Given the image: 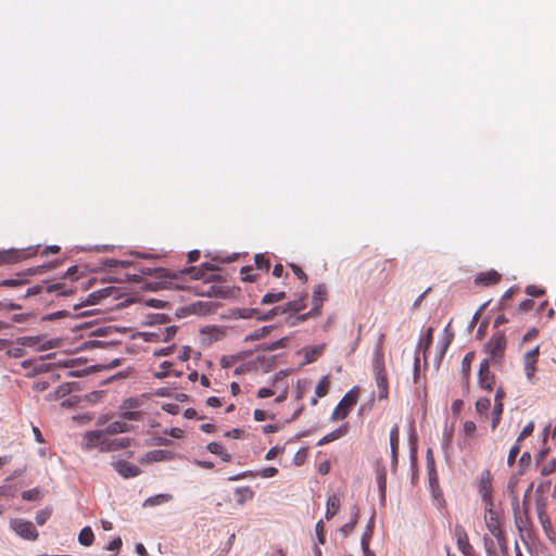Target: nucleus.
Segmentation results:
<instances>
[{
    "label": "nucleus",
    "mask_w": 556,
    "mask_h": 556,
    "mask_svg": "<svg viewBox=\"0 0 556 556\" xmlns=\"http://www.w3.org/2000/svg\"><path fill=\"white\" fill-rule=\"evenodd\" d=\"M484 522L490 533L496 539L500 547L506 549V538L503 530V517L493 506H484Z\"/></svg>",
    "instance_id": "nucleus-1"
},
{
    "label": "nucleus",
    "mask_w": 556,
    "mask_h": 556,
    "mask_svg": "<svg viewBox=\"0 0 556 556\" xmlns=\"http://www.w3.org/2000/svg\"><path fill=\"white\" fill-rule=\"evenodd\" d=\"M426 465L428 470L429 488L431 490L433 501L438 506H443L445 502L443 493L438 484V473L434 467V458L431 448H428L427 451Z\"/></svg>",
    "instance_id": "nucleus-2"
},
{
    "label": "nucleus",
    "mask_w": 556,
    "mask_h": 556,
    "mask_svg": "<svg viewBox=\"0 0 556 556\" xmlns=\"http://www.w3.org/2000/svg\"><path fill=\"white\" fill-rule=\"evenodd\" d=\"M381 343L379 342L375 350V357L372 361V368L376 377V383L378 388V396L380 400L388 397V382L387 377L383 372V365L380 355Z\"/></svg>",
    "instance_id": "nucleus-3"
},
{
    "label": "nucleus",
    "mask_w": 556,
    "mask_h": 556,
    "mask_svg": "<svg viewBox=\"0 0 556 556\" xmlns=\"http://www.w3.org/2000/svg\"><path fill=\"white\" fill-rule=\"evenodd\" d=\"M506 337L503 331H496L492 334L488 343L485 344V351L490 355V362H500L506 350Z\"/></svg>",
    "instance_id": "nucleus-4"
},
{
    "label": "nucleus",
    "mask_w": 556,
    "mask_h": 556,
    "mask_svg": "<svg viewBox=\"0 0 556 556\" xmlns=\"http://www.w3.org/2000/svg\"><path fill=\"white\" fill-rule=\"evenodd\" d=\"M10 529L16 533L20 538L28 541H36L38 538V531L34 523L29 520L22 518H13L9 522Z\"/></svg>",
    "instance_id": "nucleus-5"
},
{
    "label": "nucleus",
    "mask_w": 556,
    "mask_h": 556,
    "mask_svg": "<svg viewBox=\"0 0 556 556\" xmlns=\"http://www.w3.org/2000/svg\"><path fill=\"white\" fill-rule=\"evenodd\" d=\"M356 402H357V392L354 389H352L343 396V399L339 402L337 407L333 409L331 419L332 420L344 419L348 416V414L350 413V410L352 409V407L356 404Z\"/></svg>",
    "instance_id": "nucleus-6"
},
{
    "label": "nucleus",
    "mask_w": 556,
    "mask_h": 556,
    "mask_svg": "<svg viewBox=\"0 0 556 556\" xmlns=\"http://www.w3.org/2000/svg\"><path fill=\"white\" fill-rule=\"evenodd\" d=\"M105 437L103 430L87 431L83 437L81 446L86 451L98 447L102 452Z\"/></svg>",
    "instance_id": "nucleus-7"
},
{
    "label": "nucleus",
    "mask_w": 556,
    "mask_h": 556,
    "mask_svg": "<svg viewBox=\"0 0 556 556\" xmlns=\"http://www.w3.org/2000/svg\"><path fill=\"white\" fill-rule=\"evenodd\" d=\"M478 492L485 505L493 506L494 503L492 500V476L490 471L485 470L481 473L478 485Z\"/></svg>",
    "instance_id": "nucleus-8"
},
{
    "label": "nucleus",
    "mask_w": 556,
    "mask_h": 556,
    "mask_svg": "<svg viewBox=\"0 0 556 556\" xmlns=\"http://www.w3.org/2000/svg\"><path fill=\"white\" fill-rule=\"evenodd\" d=\"M540 355V346L536 345L523 356V369L528 381L533 382L536 364Z\"/></svg>",
    "instance_id": "nucleus-9"
},
{
    "label": "nucleus",
    "mask_w": 556,
    "mask_h": 556,
    "mask_svg": "<svg viewBox=\"0 0 556 556\" xmlns=\"http://www.w3.org/2000/svg\"><path fill=\"white\" fill-rule=\"evenodd\" d=\"M478 382L480 388L492 391L494 383H495V377L490 371V359L485 358L481 362L480 368H479V375H478Z\"/></svg>",
    "instance_id": "nucleus-10"
},
{
    "label": "nucleus",
    "mask_w": 556,
    "mask_h": 556,
    "mask_svg": "<svg viewBox=\"0 0 556 556\" xmlns=\"http://www.w3.org/2000/svg\"><path fill=\"white\" fill-rule=\"evenodd\" d=\"M457 547L464 556H475V549L469 543L466 530L460 526L456 525L454 529Z\"/></svg>",
    "instance_id": "nucleus-11"
},
{
    "label": "nucleus",
    "mask_w": 556,
    "mask_h": 556,
    "mask_svg": "<svg viewBox=\"0 0 556 556\" xmlns=\"http://www.w3.org/2000/svg\"><path fill=\"white\" fill-rule=\"evenodd\" d=\"M45 270H46V266H37V267L28 268L26 271L17 274V278L5 279V280L0 281V287L16 288V287L23 286L26 282V280H24L23 277L42 274V273H45Z\"/></svg>",
    "instance_id": "nucleus-12"
},
{
    "label": "nucleus",
    "mask_w": 556,
    "mask_h": 556,
    "mask_svg": "<svg viewBox=\"0 0 556 556\" xmlns=\"http://www.w3.org/2000/svg\"><path fill=\"white\" fill-rule=\"evenodd\" d=\"M502 279V275L495 269L481 271L475 276L473 283L477 287H492L497 285Z\"/></svg>",
    "instance_id": "nucleus-13"
},
{
    "label": "nucleus",
    "mask_w": 556,
    "mask_h": 556,
    "mask_svg": "<svg viewBox=\"0 0 556 556\" xmlns=\"http://www.w3.org/2000/svg\"><path fill=\"white\" fill-rule=\"evenodd\" d=\"M113 467L123 478L126 479L137 477L141 472L138 466L126 460L114 462Z\"/></svg>",
    "instance_id": "nucleus-14"
},
{
    "label": "nucleus",
    "mask_w": 556,
    "mask_h": 556,
    "mask_svg": "<svg viewBox=\"0 0 556 556\" xmlns=\"http://www.w3.org/2000/svg\"><path fill=\"white\" fill-rule=\"evenodd\" d=\"M327 295V288L325 285L319 283L315 286L313 291V307L311 309V313L316 312L319 313L320 307L323 306L324 301L326 300Z\"/></svg>",
    "instance_id": "nucleus-15"
},
{
    "label": "nucleus",
    "mask_w": 556,
    "mask_h": 556,
    "mask_svg": "<svg viewBox=\"0 0 556 556\" xmlns=\"http://www.w3.org/2000/svg\"><path fill=\"white\" fill-rule=\"evenodd\" d=\"M130 445V439L128 438H117V439H108L105 437L104 445L102 446V452H111L126 448Z\"/></svg>",
    "instance_id": "nucleus-16"
},
{
    "label": "nucleus",
    "mask_w": 556,
    "mask_h": 556,
    "mask_svg": "<svg viewBox=\"0 0 556 556\" xmlns=\"http://www.w3.org/2000/svg\"><path fill=\"white\" fill-rule=\"evenodd\" d=\"M374 518H375V516L372 515L370 517L368 525L366 527V530L363 533L362 539H361V546H362L364 556H375L374 552L370 551V548H369V540H370V538L372 535V531H374Z\"/></svg>",
    "instance_id": "nucleus-17"
},
{
    "label": "nucleus",
    "mask_w": 556,
    "mask_h": 556,
    "mask_svg": "<svg viewBox=\"0 0 556 556\" xmlns=\"http://www.w3.org/2000/svg\"><path fill=\"white\" fill-rule=\"evenodd\" d=\"M132 430V426L123 420H116L111 422L103 432L105 435L126 433Z\"/></svg>",
    "instance_id": "nucleus-18"
},
{
    "label": "nucleus",
    "mask_w": 556,
    "mask_h": 556,
    "mask_svg": "<svg viewBox=\"0 0 556 556\" xmlns=\"http://www.w3.org/2000/svg\"><path fill=\"white\" fill-rule=\"evenodd\" d=\"M173 458V454L165 450H154L150 451L144 455V460L148 463H156L169 460Z\"/></svg>",
    "instance_id": "nucleus-19"
},
{
    "label": "nucleus",
    "mask_w": 556,
    "mask_h": 556,
    "mask_svg": "<svg viewBox=\"0 0 556 556\" xmlns=\"http://www.w3.org/2000/svg\"><path fill=\"white\" fill-rule=\"evenodd\" d=\"M325 344L306 346L303 349L305 363L311 364L315 362L324 352Z\"/></svg>",
    "instance_id": "nucleus-20"
},
{
    "label": "nucleus",
    "mask_w": 556,
    "mask_h": 556,
    "mask_svg": "<svg viewBox=\"0 0 556 556\" xmlns=\"http://www.w3.org/2000/svg\"><path fill=\"white\" fill-rule=\"evenodd\" d=\"M213 269H214L213 265H211L208 263H205V264L202 265L201 268L190 267L188 269L182 270L181 273L182 274H185V273L190 274L193 279L211 280V277L210 278L205 277L204 270H213Z\"/></svg>",
    "instance_id": "nucleus-21"
},
{
    "label": "nucleus",
    "mask_w": 556,
    "mask_h": 556,
    "mask_svg": "<svg viewBox=\"0 0 556 556\" xmlns=\"http://www.w3.org/2000/svg\"><path fill=\"white\" fill-rule=\"evenodd\" d=\"M172 498H173V495L168 494V493L156 494L154 496L148 497L143 502L142 506L143 507H152V506L161 505V504L169 502Z\"/></svg>",
    "instance_id": "nucleus-22"
},
{
    "label": "nucleus",
    "mask_w": 556,
    "mask_h": 556,
    "mask_svg": "<svg viewBox=\"0 0 556 556\" xmlns=\"http://www.w3.org/2000/svg\"><path fill=\"white\" fill-rule=\"evenodd\" d=\"M357 519H358V509L356 506H353L351 508V520L346 521V523L340 528V532L342 533L343 536H348L353 531V529L357 522Z\"/></svg>",
    "instance_id": "nucleus-23"
},
{
    "label": "nucleus",
    "mask_w": 556,
    "mask_h": 556,
    "mask_svg": "<svg viewBox=\"0 0 556 556\" xmlns=\"http://www.w3.org/2000/svg\"><path fill=\"white\" fill-rule=\"evenodd\" d=\"M473 359H475V353L473 352H468L464 356L463 362H462V372L464 375L466 387H468V384H469L471 363L473 362Z\"/></svg>",
    "instance_id": "nucleus-24"
},
{
    "label": "nucleus",
    "mask_w": 556,
    "mask_h": 556,
    "mask_svg": "<svg viewBox=\"0 0 556 556\" xmlns=\"http://www.w3.org/2000/svg\"><path fill=\"white\" fill-rule=\"evenodd\" d=\"M477 426L471 420H466L463 425V435L465 444H469L476 435Z\"/></svg>",
    "instance_id": "nucleus-25"
},
{
    "label": "nucleus",
    "mask_w": 556,
    "mask_h": 556,
    "mask_svg": "<svg viewBox=\"0 0 556 556\" xmlns=\"http://www.w3.org/2000/svg\"><path fill=\"white\" fill-rule=\"evenodd\" d=\"M340 507V498L337 495H331L327 500V509L325 517L331 519Z\"/></svg>",
    "instance_id": "nucleus-26"
},
{
    "label": "nucleus",
    "mask_w": 556,
    "mask_h": 556,
    "mask_svg": "<svg viewBox=\"0 0 556 556\" xmlns=\"http://www.w3.org/2000/svg\"><path fill=\"white\" fill-rule=\"evenodd\" d=\"M206 448L212 454L220 455L222 459L224 462H230L231 460V455L229 453L225 452L223 445L217 443V442L208 443Z\"/></svg>",
    "instance_id": "nucleus-27"
},
{
    "label": "nucleus",
    "mask_w": 556,
    "mask_h": 556,
    "mask_svg": "<svg viewBox=\"0 0 556 556\" xmlns=\"http://www.w3.org/2000/svg\"><path fill=\"white\" fill-rule=\"evenodd\" d=\"M280 307H281V314L288 313V312L299 313L305 308V303H304L303 299H299L295 301H290Z\"/></svg>",
    "instance_id": "nucleus-28"
},
{
    "label": "nucleus",
    "mask_w": 556,
    "mask_h": 556,
    "mask_svg": "<svg viewBox=\"0 0 556 556\" xmlns=\"http://www.w3.org/2000/svg\"><path fill=\"white\" fill-rule=\"evenodd\" d=\"M140 273L143 275H157L160 278L167 277L170 279H176L178 275L176 273L169 274L164 268H151V267H142L140 268Z\"/></svg>",
    "instance_id": "nucleus-29"
},
{
    "label": "nucleus",
    "mask_w": 556,
    "mask_h": 556,
    "mask_svg": "<svg viewBox=\"0 0 556 556\" xmlns=\"http://www.w3.org/2000/svg\"><path fill=\"white\" fill-rule=\"evenodd\" d=\"M94 535L90 527H85L78 534V542L84 546H90L93 543Z\"/></svg>",
    "instance_id": "nucleus-30"
},
{
    "label": "nucleus",
    "mask_w": 556,
    "mask_h": 556,
    "mask_svg": "<svg viewBox=\"0 0 556 556\" xmlns=\"http://www.w3.org/2000/svg\"><path fill=\"white\" fill-rule=\"evenodd\" d=\"M42 338L40 336H25L18 337L15 342L21 346L34 348L41 343Z\"/></svg>",
    "instance_id": "nucleus-31"
},
{
    "label": "nucleus",
    "mask_w": 556,
    "mask_h": 556,
    "mask_svg": "<svg viewBox=\"0 0 556 556\" xmlns=\"http://www.w3.org/2000/svg\"><path fill=\"white\" fill-rule=\"evenodd\" d=\"M238 495L237 502L242 505L245 501L253 498L254 492L249 486H241L236 489Z\"/></svg>",
    "instance_id": "nucleus-32"
},
{
    "label": "nucleus",
    "mask_w": 556,
    "mask_h": 556,
    "mask_svg": "<svg viewBox=\"0 0 556 556\" xmlns=\"http://www.w3.org/2000/svg\"><path fill=\"white\" fill-rule=\"evenodd\" d=\"M390 447H391L392 458L395 459L396 451L399 447V427L397 426H394L390 431Z\"/></svg>",
    "instance_id": "nucleus-33"
},
{
    "label": "nucleus",
    "mask_w": 556,
    "mask_h": 556,
    "mask_svg": "<svg viewBox=\"0 0 556 556\" xmlns=\"http://www.w3.org/2000/svg\"><path fill=\"white\" fill-rule=\"evenodd\" d=\"M431 341H432V328H429L427 331L426 338L424 340V343L419 342V350L421 348L424 350V359H425L426 364H427L428 357L430 355L429 346H430Z\"/></svg>",
    "instance_id": "nucleus-34"
},
{
    "label": "nucleus",
    "mask_w": 556,
    "mask_h": 556,
    "mask_svg": "<svg viewBox=\"0 0 556 556\" xmlns=\"http://www.w3.org/2000/svg\"><path fill=\"white\" fill-rule=\"evenodd\" d=\"M286 298V292H268L263 296L262 303L271 304L281 301Z\"/></svg>",
    "instance_id": "nucleus-35"
},
{
    "label": "nucleus",
    "mask_w": 556,
    "mask_h": 556,
    "mask_svg": "<svg viewBox=\"0 0 556 556\" xmlns=\"http://www.w3.org/2000/svg\"><path fill=\"white\" fill-rule=\"evenodd\" d=\"M491 401L488 397H480L476 402V410L479 415H486L488 410L490 409Z\"/></svg>",
    "instance_id": "nucleus-36"
},
{
    "label": "nucleus",
    "mask_w": 556,
    "mask_h": 556,
    "mask_svg": "<svg viewBox=\"0 0 556 556\" xmlns=\"http://www.w3.org/2000/svg\"><path fill=\"white\" fill-rule=\"evenodd\" d=\"M110 295V289L105 288L96 292H92L88 295V303L89 304H97L101 299L106 298Z\"/></svg>",
    "instance_id": "nucleus-37"
},
{
    "label": "nucleus",
    "mask_w": 556,
    "mask_h": 556,
    "mask_svg": "<svg viewBox=\"0 0 556 556\" xmlns=\"http://www.w3.org/2000/svg\"><path fill=\"white\" fill-rule=\"evenodd\" d=\"M328 393V376H324L315 388L317 397H323Z\"/></svg>",
    "instance_id": "nucleus-38"
},
{
    "label": "nucleus",
    "mask_w": 556,
    "mask_h": 556,
    "mask_svg": "<svg viewBox=\"0 0 556 556\" xmlns=\"http://www.w3.org/2000/svg\"><path fill=\"white\" fill-rule=\"evenodd\" d=\"M503 409H504V406H503L502 402H497L494 404L492 429H495L497 427V425L500 424L501 416L503 414Z\"/></svg>",
    "instance_id": "nucleus-39"
},
{
    "label": "nucleus",
    "mask_w": 556,
    "mask_h": 556,
    "mask_svg": "<svg viewBox=\"0 0 556 556\" xmlns=\"http://www.w3.org/2000/svg\"><path fill=\"white\" fill-rule=\"evenodd\" d=\"M41 495H42L41 490L38 488H34V489L24 491L22 493V498L24 501H36V500H39L41 497Z\"/></svg>",
    "instance_id": "nucleus-40"
},
{
    "label": "nucleus",
    "mask_w": 556,
    "mask_h": 556,
    "mask_svg": "<svg viewBox=\"0 0 556 556\" xmlns=\"http://www.w3.org/2000/svg\"><path fill=\"white\" fill-rule=\"evenodd\" d=\"M520 452V442L516 441L515 444L510 447L508 457H507V464L508 466H513L516 462V458Z\"/></svg>",
    "instance_id": "nucleus-41"
},
{
    "label": "nucleus",
    "mask_w": 556,
    "mask_h": 556,
    "mask_svg": "<svg viewBox=\"0 0 556 556\" xmlns=\"http://www.w3.org/2000/svg\"><path fill=\"white\" fill-rule=\"evenodd\" d=\"M271 329V326H264L260 329H256L255 331H253L252 333L248 334L245 337V340L249 341V340H258L261 339L262 337L265 336V333H267L269 330Z\"/></svg>",
    "instance_id": "nucleus-42"
},
{
    "label": "nucleus",
    "mask_w": 556,
    "mask_h": 556,
    "mask_svg": "<svg viewBox=\"0 0 556 556\" xmlns=\"http://www.w3.org/2000/svg\"><path fill=\"white\" fill-rule=\"evenodd\" d=\"M177 332L176 326H168L164 330L161 331L160 337L162 341H169L172 340Z\"/></svg>",
    "instance_id": "nucleus-43"
},
{
    "label": "nucleus",
    "mask_w": 556,
    "mask_h": 556,
    "mask_svg": "<svg viewBox=\"0 0 556 556\" xmlns=\"http://www.w3.org/2000/svg\"><path fill=\"white\" fill-rule=\"evenodd\" d=\"M278 314H281V307L280 306H276V307L269 309L268 312H266L265 314H261V312L258 311V315L256 316V319H258V320H268V319L274 318V316H276Z\"/></svg>",
    "instance_id": "nucleus-44"
},
{
    "label": "nucleus",
    "mask_w": 556,
    "mask_h": 556,
    "mask_svg": "<svg viewBox=\"0 0 556 556\" xmlns=\"http://www.w3.org/2000/svg\"><path fill=\"white\" fill-rule=\"evenodd\" d=\"M258 315V309L257 308H248V307H244V308H239L238 309V316L240 318H256V316Z\"/></svg>",
    "instance_id": "nucleus-45"
},
{
    "label": "nucleus",
    "mask_w": 556,
    "mask_h": 556,
    "mask_svg": "<svg viewBox=\"0 0 556 556\" xmlns=\"http://www.w3.org/2000/svg\"><path fill=\"white\" fill-rule=\"evenodd\" d=\"M277 473H278V469L276 467H266V468H263L262 470L257 471L256 473H254V477L258 476L261 478L267 479V478L275 477Z\"/></svg>",
    "instance_id": "nucleus-46"
},
{
    "label": "nucleus",
    "mask_w": 556,
    "mask_h": 556,
    "mask_svg": "<svg viewBox=\"0 0 556 556\" xmlns=\"http://www.w3.org/2000/svg\"><path fill=\"white\" fill-rule=\"evenodd\" d=\"M541 475L548 476L556 471V457L541 467Z\"/></svg>",
    "instance_id": "nucleus-47"
},
{
    "label": "nucleus",
    "mask_w": 556,
    "mask_h": 556,
    "mask_svg": "<svg viewBox=\"0 0 556 556\" xmlns=\"http://www.w3.org/2000/svg\"><path fill=\"white\" fill-rule=\"evenodd\" d=\"M341 435H342V431L340 429L334 430V431L328 433L327 435H325L324 438H321L318 442V445H324L326 443H329L333 440L339 439Z\"/></svg>",
    "instance_id": "nucleus-48"
},
{
    "label": "nucleus",
    "mask_w": 556,
    "mask_h": 556,
    "mask_svg": "<svg viewBox=\"0 0 556 556\" xmlns=\"http://www.w3.org/2000/svg\"><path fill=\"white\" fill-rule=\"evenodd\" d=\"M51 515V510L50 509H42V510H39L37 511L36 514V522L39 525V526H42L47 522V520L49 519Z\"/></svg>",
    "instance_id": "nucleus-49"
},
{
    "label": "nucleus",
    "mask_w": 556,
    "mask_h": 556,
    "mask_svg": "<svg viewBox=\"0 0 556 556\" xmlns=\"http://www.w3.org/2000/svg\"><path fill=\"white\" fill-rule=\"evenodd\" d=\"M533 430H534V424L531 421L523 427L522 431L520 432V434L516 441L521 443V441L523 439H526L532 434Z\"/></svg>",
    "instance_id": "nucleus-50"
},
{
    "label": "nucleus",
    "mask_w": 556,
    "mask_h": 556,
    "mask_svg": "<svg viewBox=\"0 0 556 556\" xmlns=\"http://www.w3.org/2000/svg\"><path fill=\"white\" fill-rule=\"evenodd\" d=\"M43 291V283L42 285H36V286H33L30 288H28L25 292V294H23L21 298L22 299H27L29 296H34V295H37L39 293H41Z\"/></svg>",
    "instance_id": "nucleus-51"
},
{
    "label": "nucleus",
    "mask_w": 556,
    "mask_h": 556,
    "mask_svg": "<svg viewBox=\"0 0 556 556\" xmlns=\"http://www.w3.org/2000/svg\"><path fill=\"white\" fill-rule=\"evenodd\" d=\"M255 264H256V267L258 269H265V270H268L269 269V261L266 260L262 254H256L255 257Z\"/></svg>",
    "instance_id": "nucleus-52"
},
{
    "label": "nucleus",
    "mask_w": 556,
    "mask_h": 556,
    "mask_svg": "<svg viewBox=\"0 0 556 556\" xmlns=\"http://www.w3.org/2000/svg\"><path fill=\"white\" fill-rule=\"evenodd\" d=\"M121 418L125 420H138L140 418V412L137 410H125L121 413Z\"/></svg>",
    "instance_id": "nucleus-53"
},
{
    "label": "nucleus",
    "mask_w": 556,
    "mask_h": 556,
    "mask_svg": "<svg viewBox=\"0 0 556 556\" xmlns=\"http://www.w3.org/2000/svg\"><path fill=\"white\" fill-rule=\"evenodd\" d=\"M315 532H316V535H317V541L319 544H324L325 543V534H324V522L323 520H319L316 526H315Z\"/></svg>",
    "instance_id": "nucleus-54"
},
{
    "label": "nucleus",
    "mask_w": 556,
    "mask_h": 556,
    "mask_svg": "<svg viewBox=\"0 0 556 556\" xmlns=\"http://www.w3.org/2000/svg\"><path fill=\"white\" fill-rule=\"evenodd\" d=\"M7 355L13 358H21L25 355V350L21 345L18 348H12L7 351Z\"/></svg>",
    "instance_id": "nucleus-55"
},
{
    "label": "nucleus",
    "mask_w": 556,
    "mask_h": 556,
    "mask_svg": "<svg viewBox=\"0 0 556 556\" xmlns=\"http://www.w3.org/2000/svg\"><path fill=\"white\" fill-rule=\"evenodd\" d=\"M518 291V288L511 287L509 288L502 296L501 299V306L504 307L506 305V302L509 301L514 294Z\"/></svg>",
    "instance_id": "nucleus-56"
},
{
    "label": "nucleus",
    "mask_w": 556,
    "mask_h": 556,
    "mask_svg": "<svg viewBox=\"0 0 556 556\" xmlns=\"http://www.w3.org/2000/svg\"><path fill=\"white\" fill-rule=\"evenodd\" d=\"M526 293L530 296L539 298L544 294V290L536 286H528L526 288Z\"/></svg>",
    "instance_id": "nucleus-57"
},
{
    "label": "nucleus",
    "mask_w": 556,
    "mask_h": 556,
    "mask_svg": "<svg viewBox=\"0 0 556 556\" xmlns=\"http://www.w3.org/2000/svg\"><path fill=\"white\" fill-rule=\"evenodd\" d=\"M291 268L299 279H301L303 282L307 281V275L298 265L292 264Z\"/></svg>",
    "instance_id": "nucleus-58"
},
{
    "label": "nucleus",
    "mask_w": 556,
    "mask_h": 556,
    "mask_svg": "<svg viewBox=\"0 0 556 556\" xmlns=\"http://www.w3.org/2000/svg\"><path fill=\"white\" fill-rule=\"evenodd\" d=\"M48 387H49V383L47 381H36L33 384V389L36 392H42V391L47 390Z\"/></svg>",
    "instance_id": "nucleus-59"
},
{
    "label": "nucleus",
    "mask_w": 556,
    "mask_h": 556,
    "mask_svg": "<svg viewBox=\"0 0 556 556\" xmlns=\"http://www.w3.org/2000/svg\"><path fill=\"white\" fill-rule=\"evenodd\" d=\"M534 301L533 300H525L519 304V309L527 312L533 308Z\"/></svg>",
    "instance_id": "nucleus-60"
},
{
    "label": "nucleus",
    "mask_w": 556,
    "mask_h": 556,
    "mask_svg": "<svg viewBox=\"0 0 556 556\" xmlns=\"http://www.w3.org/2000/svg\"><path fill=\"white\" fill-rule=\"evenodd\" d=\"M122 546V539L121 538H116L114 539L108 546V549L109 551H114V552H117Z\"/></svg>",
    "instance_id": "nucleus-61"
},
{
    "label": "nucleus",
    "mask_w": 556,
    "mask_h": 556,
    "mask_svg": "<svg viewBox=\"0 0 556 556\" xmlns=\"http://www.w3.org/2000/svg\"><path fill=\"white\" fill-rule=\"evenodd\" d=\"M254 418L257 421H263V420H266L268 418V414H267L266 410L255 409L254 410Z\"/></svg>",
    "instance_id": "nucleus-62"
},
{
    "label": "nucleus",
    "mask_w": 556,
    "mask_h": 556,
    "mask_svg": "<svg viewBox=\"0 0 556 556\" xmlns=\"http://www.w3.org/2000/svg\"><path fill=\"white\" fill-rule=\"evenodd\" d=\"M235 362V357L232 356H223L220 359V365L223 368H229L232 366Z\"/></svg>",
    "instance_id": "nucleus-63"
},
{
    "label": "nucleus",
    "mask_w": 556,
    "mask_h": 556,
    "mask_svg": "<svg viewBox=\"0 0 556 556\" xmlns=\"http://www.w3.org/2000/svg\"><path fill=\"white\" fill-rule=\"evenodd\" d=\"M531 463V454L530 452H523L519 458V464L521 466H528Z\"/></svg>",
    "instance_id": "nucleus-64"
}]
</instances>
